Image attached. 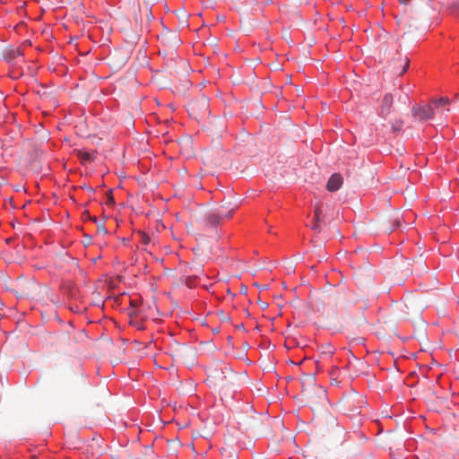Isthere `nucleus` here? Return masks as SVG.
I'll return each mask as SVG.
<instances>
[{
	"instance_id": "1",
	"label": "nucleus",
	"mask_w": 459,
	"mask_h": 459,
	"mask_svg": "<svg viewBox=\"0 0 459 459\" xmlns=\"http://www.w3.org/2000/svg\"><path fill=\"white\" fill-rule=\"evenodd\" d=\"M234 209L225 212L222 207H220L216 211L207 212L202 218L199 219V222L206 227H214L221 223L222 219L230 218L232 216Z\"/></svg>"
},
{
	"instance_id": "2",
	"label": "nucleus",
	"mask_w": 459,
	"mask_h": 459,
	"mask_svg": "<svg viewBox=\"0 0 459 459\" xmlns=\"http://www.w3.org/2000/svg\"><path fill=\"white\" fill-rule=\"evenodd\" d=\"M415 119L423 122L434 117V107L432 105H419L411 109Z\"/></svg>"
},
{
	"instance_id": "3",
	"label": "nucleus",
	"mask_w": 459,
	"mask_h": 459,
	"mask_svg": "<svg viewBox=\"0 0 459 459\" xmlns=\"http://www.w3.org/2000/svg\"><path fill=\"white\" fill-rule=\"evenodd\" d=\"M161 41L163 42L164 45L171 48H177L181 42L177 32L172 30L163 32L161 34Z\"/></svg>"
},
{
	"instance_id": "4",
	"label": "nucleus",
	"mask_w": 459,
	"mask_h": 459,
	"mask_svg": "<svg viewBox=\"0 0 459 459\" xmlns=\"http://www.w3.org/2000/svg\"><path fill=\"white\" fill-rule=\"evenodd\" d=\"M450 103V100L448 98H440L438 100H433L429 105L434 107V115L438 114L443 116L446 112L449 111L447 106Z\"/></svg>"
},
{
	"instance_id": "5",
	"label": "nucleus",
	"mask_w": 459,
	"mask_h": 459,
	"mask_svg": "<svg viewBox=\"0 0 459 459\" xmlns=\"http://www.w3.org/2000/svg\"><path fill=\"white\" fill-rule=\"evenodd\" d=\"M393 103H394L393 95L390 93H386L382 100L381 108H380V114L383 117H385L386 116L389 115L391 108L393 107Z\"/></svg>"
},
{
	"instance_id": "6",
	"label": "nucleus",
	"mask_w": 459,
	"mask_h": 459,
	"mask_svg": "<svg viewBox=\"0 0 459 459\" xmlns=\"http://www.w3.org/2000/svg\"><path fill=\"white\" fill-rule=\"evenodd\" d=\"M342 182L343 179L340 174H333L326 184V188L330 192H335L342 186Z\"/></svg>"
},
{
	"instance_id": "7",
	"label": "nucleus",
	"mask_w": 459,
	"mask_h": 459,
	"mask_svg": "<svg viewBox=\"0 0 459 459\" xmlns=\"http://www.w3.org/2000/svg\"><path fill=\"white\" fill-rule=\"evenodd\" d=\"M321 214H322L321 205L320 204H316V208H315L314 221H313V223L311 225V229L313 230H315V231H320V230H321L320 224H319Z\"/></svg>"
},
{
	"instance_id": "8",
	"label": "nucleus",
	"mask_w": 459,
	"mask_h": 459,
	"mask_svg": "<svg viewBox=\"0 0 459 459\" xmlns=\"http://www.w3.org/2000/svg\"><path fill=\"white\" fill-rule=\"evenodd\" d=\"M12 56L15 62V65H18L20 63V58H22V62L24 63L25 60H24V53H23V50L20 48H16L15 50H13L12 51Z\"/></svg>"
},
{
	"instance_id": "9",
	"label": "nucleus",
	"mask_w": 459,
	"mask_h": 459,
	"mask_svg": "<svg viewBox=\"0 0 459 459\" xmlns=\"http://www.w3.org/2000/svg\"><path fill=\"white\" fill-rule=\"evenodd\" d=\"M78 155L79 158L84 162H91L93 160V154L88 152H80Z\"/></svg>"
},
{
	"instance_id": "10",
	"label": "nucleus",
	"mask_w": 459,
	"mask_h": 459,
	"mask_svg": "<svg viewBox=\"0 0 459 459\" xmlns=\"http://www.w3.org/2000/svg\"><path fill=\"white\" fill-rule=\"evenodd\" d=\"M321 353L326 357H331L333 351L329 345H326L321 348Z\"/></svg>"
},
{
	"instance_id": "11",
	"label": "nucleus",
	"mask_w": 459,
	"mask_h": 459,
	"mask_svg": "<svg viewBox=\"0 0 459 459\" xmlns=\"http://www.w3.org/2000/svg\"><path fill=\"white\" fill-rule=\"evenodd\" d=\"M403 127V121L397 120L392 126L393 132L400 131Z\"/></svg>"
},
{
	"instance_id": "12",
	"label": "nucleus",
	"mask_w": 459,
	"mask_h": 459,
	"mask_svg": "<svg viewBox=\"0 0 459 459\" xmlns=\"http://www.w3.org/2000/svg\"><path fill=\"white\" fill-rule=\"evenodd\" d=\"M141 243L143 245H148L151 241L150 237L145 233H141Z\"/></svg>"
},
{
	"instance_id": "13",
	"label": "nucleus",
	"mask_w": 459,
	"mask_h": 459,
	"mask_svg": "<svg viewBox=\"0 0 459 459\" xmlns=\"http://www.w3.org/2000/svg\"><path fill=\"white\" fill-rule=\"evenodd\" d=\"M33 170H34L36 173H39V172H41V170H42V164H41V161H34V163H33Z\"/></svg>"
},
{
	"instance_id": "14",
	"label": "nucleus",
	"mask_w": 459,
	"mask_h": 459,
	"mask_svg": "<svg viewBox=\"0 0 459 459\" xmlns=\"http://www.w3.org/2000/svg\"><path fill=\"white\" fill-rule=\"evenodd\" d=\"M97 231H98V233L102 234V235H106L108 233V230L106 229V227L104 226V224H99L97 226Z\"/></svg>"
},
{
	"instance_id": "15",
	"label": "nucleus",
	"mask_w": 459,
	"mask_h": 459,
	"mask_svg": "<svg viewBox=\"0 0 459 459\" xmlns=\"http://www.w3.org/2000/svg\"><path fill=\"white\" fill-rule=\"evenodd\" d=\"M22 74H23V71L19 72L18 69H16L15 67L12 71V77L13 79H16V78H18L19 76H21Z\"/></svg>"
},
{
	"instance_id": "16",
	"label": "nucleus",
	"mask_w": 459,
	"mask_h": 459,
	"mask_svg": "<svg viewBox=\"0 0 459 459\" xmlns=\"http://www.w3.org/2000/svg\"><path fill=\"white\" fill-rule=\"evenodd\" d=\"M409 65H410L409 59L405 58L404 59V66H403V70H402V72L400 74L401 75L403 74L408 70Z\"/></svg>"
},
{
	"instance_id": "17",
	"label": "nucleus",
	"mask_w": 459,
	"mask_h": 459,
	"mask_svg": "<svg viewBox=\"0 0 459 459\" xmlns=\"http://www.w3.org/2000/svg\"><path fill=\"white\" fill-rule=\"evenodd\" d=\"M306 377L310 381V382H314L315 381V377L313 375H310V374H307L306 375Z\"/></svg>"
},
{
	"instance_id": "18",
	"label": "nucleus",
	"mask_w": 459,
	"mask_h": 459,
	"mask_svg": "<svg viewBox=\"0 0 459 459\" xmlns=\"http://www.w3.org/2000/svg\"><path fill=\"white\" fill-rule=\"evenodd\" d=\"M130 304H131L132 307H135L137 306V300L131 299Z\"/></svg>"
},
{
	"instance_id": "19",
	"label": "nucleus",
	"mask_w": 459,
	"mask_h": 459,
	"mask_svg": "<svg viewBox=\"0 0 459 459\" xmlns=\"http://www.w3.org/2000/svg\"><path fill=\"white\" fill-rule=\"evenodd\" d=\"M35 152H36V156L37 157H39L42 153H43V151H39L38 149H35Z\"/></svg>"
},
{
	"instance_id": "20",
	"label": "nucleus",
	"mask_w": 459,
	"mask_h": 459,
	"mask_svg": "<svg viewBox=\"0 0 459 459\" xmlns=\"http://www.w3.org/2000/svg\"><path fill=\"white\" fill-rule=\"evenodd\" d=\"M399 1L401 4H403L404 5L408 4L411 2V0H399Z\"/></svg>"
},
{
	"instance_id": "21",
	"label": "nucleus",
	"mask_w": 459,
	"mask_h": 459,
	"mask_svg": "<svg viewBox=\"0 0 459 459\" xmlns=\"http://www.w3.org/2000/svg\"><path fill=\"white\" fill-rule=\"evenodd\" d=\"M25 26H26L25 22H21L20 24L17 25V29H21V28H23Z\"/></svg>"
},
{
	"instance_id": "22",
	"label": "nucleus",
	"mask_w": 459,
	"mask_h": 459,
	"mask_svg": "<svg viewBox=\"0 0 459 459\" xmlns=\"http://www.w3.org/2000/svg\"><path fill=\"white\" fill-rule=\"evenodd\" d=\"M88 216H89V218H90L92 221H94V222H96V221H97V218H96V217H91L90 215H88Z\"/></svg>"
},
{
	"instance_id": "23",
	"label": "nucleus",
	"mask_w": 459,
	"mask_h": 459,
	"mask_svg": "<svg viewBox=\"0 0 459 459\" xmlns=\"http://www.w3.org/2000/svg\"><path fill=\"white\" fill-rule=\"evenodd\" d=\"M47 136H48V134H47L46 133H44V134H42V138H43V139L47 138Z\"/></svg>"
},
{
	"instance_id": "24",
	"label": "nucleus",
	"mask_w": 459,
	"mask_h": 459,
	"mask_svg": "<svg viewBox=\"0 0 459 459\" xmlns=\"http://www.w3.org/2000/svg\"><path fill=\"white\" fill-rule=\"evenodd\" d=\"M365 321H366V320H365L364 316H362V317L360 318V323H364Z\"/></svg>"
},
{
	"instance_id": "25",
	"label": "nucleus",
	"mask_w": 459,
	"mask_h": 459,
	"mask_svg": "<svg viewBox=\"0 0 459 459\" xmlns=\"http://www.w3.org/2000/svg\"><path fill=\"white\" fill-rule=\"evenodd\" d=\"M38 94H40L41 96L45 95L46 94V91H43V93L41 94L39 91H37Z\"/></svg>"
},
{
	"instance_id": "26",
	"label": "nucleus",
	"mask_w": 459,
	"mask_h": 459,
	"mask_svg": "<svg viewBox=\"0 0 459 459\" xmlns=\"http://www.w3.org/2000/svg\"><path fill=\"white\" fill-rule=\"evenodd\" d=\"M30 459H37V458L34 455H30Z\"/></svg>"
},
{
	"instance_id": "27",
	"label": "nucleus",
	"mask_w": 459,
	"mask_h": 459,
	"mask_svg": "<svg viewBox=\"0 0 459 459\" xmlns=\"http://www.w3.org/2000/svg\"><path fill=\"white\" fill-rule=\"evenodd\" d=\"M108 202H110V203H111V202H113V198H112V197H110V198L108 199Z\"/></svg>"
}]
</instances>
